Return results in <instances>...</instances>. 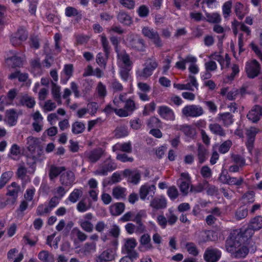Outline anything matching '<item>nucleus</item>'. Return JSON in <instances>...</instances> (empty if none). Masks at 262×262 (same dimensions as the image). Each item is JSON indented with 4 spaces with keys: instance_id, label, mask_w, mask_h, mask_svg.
Segmentation results:
<instances>
[{
    "instance_id": "obj_63",
    "label": "nucleus",
    "mask_w": 262,
    "mask_h": 262,
    "mask_svg": "<svg viewBox=\"0 0 262 262\" xmlns=\"http://www.w3.org/2000/svg\"><path fill=\"white\" fill-rule=\"evenodd\" d=\"M146 211L141 210L136 215L134 214L133 222L136 223H142V219L146 217Z\"/></svg>"
},
{
    "instance_id": "obj_18",
    "label": "nucleus",
    "mask_w": 262,
    "mask_h": 262,
    "mask_svg": "<svg viewBox=\"0 0 262 262\" xmlns=\"http://www.w3.org/2000/svg\"><path fill=\"white\" fill-rule=\"evenodd\" d=\"M59 181L62 185L71 187L75 184V174L73 171L68 170L61 173Z\"/></svg>"
},
{
    "instance_id": "obj_11",
    "label": "nucleus",
    "mask_w": 262,
    "mask_h": 262,
    "mask_svg": "<svg viewBox=\"0 0 262 262\" xmlns=\"http://www.w3.org/2000/svg\"><path fill=\"white\" fill-rule=\"evenodd\" d=\"M7 189L6 195L11 197L7 199V204H14L17 199L20 187L16 182H12L7 186Z\"/></svg>"
},
{
    "instance_id": "obj_55",
    "label": "nucleus",
    "mask_w": 262,
    "mask_h": 262,
    "mask_svg": "<svg viewBox=\"0 0 262 262\" xmlns=\"http://www.w3.org/2000/svg\"><path fill=\"white\" fill-rule=\"evenodd\" d=\"M186 248L187 252L193 256H196L199 254V250L196 245L193 243H187L186 244Z\"/></svg>"
},
{
    "instance_id": "obj_3",
    "label": "nucleus",
    "mask_w": 262,
    "mask_h": 262,
    "mask_svg": "<svg viewBox=\"0 0 262 262\" xmlns=\"http://www.w3.org/2000/svg\"><path fill=\"white\" fill-rule=\"evenodd\" d=\"M158 66V63L155 58L147 59L144 64V68L136 71L137 77L140 79H147L152 74Z\"/></svg>"
},
{
    "instance_id": "obj_21",
    "label": "nucleus",
    "mask_w": 262,
    "mask_h": 262,
    "mask_svg": "<svg viewBox=\"0 0 262 262\" xmlns=\"http://www.w3.org/2000/svg\"><path fill=\"white\" fill-rule=\"evenodd\" d=\"M124 174L127 178V181L134 184H137L140 181L141 173L138 170L125 169Z\"/></svg>"
},
{
    "instance_id": "obj_8",
    "label": "nucleus",
    "mask_w": 262,
    "mask_h": 262,
    "mask_svg": "<svg viewBox=\"0 0 262 262\" xmlns=\"http://www.w3.org/2000/svg\"><path fill=\"white\" fill-rule=\"evenodd\" d=\"M124 108H120L115 110V114L120 117H125L136 110V106L134 101L132 98L125 100Z\"/></svg>"
},
{
    "instance_id": "obj_41",
    "label": "nucleus",
    "mask_w": 262,
    "mask_h": 262,
    "mask_svg": "<svg viewBox=\"0 0 262 262\" xmlns=\"http://www.w3.org/2000/svg\"><path fill=\"white\" fill-rule=\"evenodd\" d=\"M248 215V209L244 206L238 208L235 211L234 218L237 221L245 219Z\"/></svg>"
},
{
    "instance_id": "obj_13",
    "label": "nucleus",
    "mask_w": 262,
    "mask_h": 262,
    "mask_svg": "<svg viewBox=\"0 0 262 262\" xmlns=\"http://www.w3.org/2000/svg\"><path fill=\"white\" fill-rule=\"evenodd\" d=\"M93 218V214L88 213L83 215L78 221V224L81 228L86 232L91 233L94 230V226L91 222Z\"/></svg>"
},
{
    "instance_id": "obj_60",
    "label": "nucleus",
    "mask_w": 262,
    "mask_h": 262,
    "mask_svg": "<svg viewBox=\"0 0 262 262\" xmlns=\"http://www.w3.org/2000/svg\"><path fill=\"white\" fill-rule=\"evenodd\" d=\"M156 221L158 225L162 229H165L167 227V218L163 214H159L156 218Z\"/></svg>"
},
{
    "instance_id": "obj_15",
    "label": "nucleus",
    "mask_w": 262,
    "mask_h": 262,
    "mask_svg": "<svg viewBox=\"0 0 262 262\" xmlns=\"http://www.w3.org/2000/svg\"><path fill=\"white\" fill-rule=\"evenodd\" d=\"M261 132L258 128L251 126L246 129V135L247 136V142L246 146L250 152H251L253 148V144L255 141L256 134Z\"/></svg>"
},
{
    "instance_id": "obj_17",
    "label": "nucleus",
    "mask_w": 262,
    "mask_h": 262,
    "mask_svg": "<svg viewBox=\"0 0 262 262\" xmlns=\"http://www.w3.org/2000/svg\"><path fill=\"white\" fill-rule=\"evenodd\" d=\"M158 113L162 119L167 121H173L175 119L173 111L166 105L159 106Z\"/></svg>"
},
{
    "instance_id": "obj_46",
    "label": "nucleus",
    "mask_w": 262,
    "mask_h": 262,
    "mask_svg": "<svg viewBox=\"0 0 262 262\" xmlns=\"http://www.w3.org/2000/svg\"><path fill=\"white\" fill-rule=\"evenodd\" d=\"M232 3L231 1L226 2L222 6V12L225 18H228L231 13V8Z\"/></svg>"
},
{
    "instance_id": "obj_10",
    "label": "nucleus",
    "mask_w": 262,
    "mask_h": 262,
    "mask_svg": "<svg viewBox=\"0 0 262 262\" xmlns=\"http://www.w3.org/2000/svg\"><path fill=\"white\" fill-rule=\"evenodd\" d=\"M260 64L255 59L246 62L245 71L249 78H254L257 77L260 74Z\"/></svg>"
},
{
    "instance_id": "obj_42",
    "label": "nucleus",
    "mask_w": 262,
    "mask_h": 262,
    "mask_svg": "<svg viewBox=\"0 0 262 262\" xmlns=\"http://www.w3.org/2000/svg\"><path fill=\"white\" fill-rule=\"evenodd\" d=\"M38 258L43 262H54L53 255L49 253L47 251H40L38 255Z\"/></svg>"
},
{
    "instance_id": "obj_5",
    "label": "nucleus",
    "mask_w": 262,
    "mask_h": 262,
    "mask_svg": "<svg viewBox=\"0 0 262 262\" xmlns=\"http://www.w3.org/2000/svg\"><path fill=\"white\" fill-rule=\"evenodd\" d=\"M137 242L133 237L127 238L124 239V243L122 248L123 253L126 254L132 259H137L138 254L135 251V248L137 246Z\"/></svg>"
},
{
    "instance_id": "obj_6",
    "label": "nucleus",
    "mask_w": 262,
    "mask_h": 262,
    "mask_svg": "<svg viewBox=\"0 0 262 262\" xmlns=\"http://www.w3.org/2000/svg\"><path fill=\"white\" fill-rule=\"evenodd\" d=\"M182 114L186 117L196 118L203 115L204 111L203 107L199 105H187L182 108Z\"/></svg>"
},
{
    "instance_id": "obj_19",
    "label": "nucleus",
    "mask_w": 262,
    "mask_h": 262,
    "mask_svg": "<svg viewBox=\"0 0 262 262\" xmlns=\"http://www.w3.org/2000/svg\"><path fill=\"white\" fill-rule=\"evenodd\" d=\"M247 117L253 123H256L262 118V106L254 105L249 112Z\"/></svg>"
},
{
    "instance_id": "obj_24",
    "label": "nucleus",
    "mask_w": 262,
    "mask_h": 262,
    "mask_svg": "<svg viewBox=\"0 0 262 262\" xmlns=\"http://www.w3.org/2000/svg\"><path fill=\"white\" fill-rule=\"evenodd\" d=\"M73 66L72 64H65L61 74L60 82L65 84L72 76L73 73Z\"/></svg>"
},
{
    "instance_id": "obj_29",
    "label": "nucleus",
    "mask_w": 262,
    "mask_h": 262,
    "mask_svg": "<svg viewBox=\"0 0 262 262\" xmlns=\"http://www.w3.org/2000/svg\"><path fill=\"white\" fill-rule=\"evenodd\" d=\"M83 194V188H75L69 194L68 198L65 201L66 204L70 201L72 203H75Z\"/></svg>"
},
{
    "instance_id": "obj_61",
    "label": "nucleus",
    "mask_w": 262,
    "mask_h": 262,
    "mask_svg": "<svg viewBox=\"0 0 262 262\" xmlns=\"http://www.w3.org/2000/svg\"><path fill=\"white\" fill-rule=\"evenodd\" d=\"M128 135V131L124 127H117L115 131V136L117 138L126 137Z\"/></svg>"
},
{
    "instance_id": "obj_30",
    "label": "nucleus",
    "mask_w": 262,
    "mask_h": 262,
    "mask_svg": "<svg viewBox=\"0 0 262 262\" xmlns=\"http://www.w3.org/2000/svg\"><path fill=\"white\" fill-rule=\"evenodd\" d=\"M112 150L114 152L121 151L127 153H130L132 151V144L130 142L123 143H117L113 146Z\"/></svg>"
},
{
    "instance_id": "obj_27",
    "label": "nucleus",
    "mask_w": 262,
    "mask_h": 262,
    "mask_svg": "<svg viewBox=\"0 0 262 262\" xmlns=\"http://www.w3.org/2000/svg\"><path fill=\"white\" fill-rule=\"evenodd\" d=\"M234 12L240 20H242L248 13V8L240 2H237L234 6Z\"/></svg>"
},
{
    "instance_id": "obj_7",
    "label": "nucleus",
    "mask_w": 262,
    "mask_h": 262,
    "mask_svg": "<svg viewBox=\"0 0 262 262\" xmlns=\"http://www.w3.org/2000/svg\"><path fill=\"white\" fill-rule=\"evenodd\" d=\"M116 164L110 157L99 166L98 168L93 172L95 176H106L108 172H111L116 168Z\"/></svg>"
},
{
    "instance_id": "obj_28",
    "label": "nucleus",
    "mask_w": 262,
    "mask_h": 262,
    "mask_svg": "<svg viewBox=\"0 0 262 262\" xmlns=\"http://www.w3.org/2000/svg\"><path fill=\"white\" fill-rule=\"evenodd\" d=\"M233 117V115L229 113H219L217 115L218 120L221 121L225 127H228L233 124L234 122Z\"/></svg>"
},
{
    "instance_id": "obj_34",
    "label": "nucleus",
    "mask_w": 262,
    "mask_h": 262,
    "mask_svg": "<svg viewBox=\"0 0 262 262\" xmlns=\"http://www.w3.org/2000/svg\"><path fill=\"white\" fill-rule=\"evenodd\" d=\"M60 89V86L55 82H52L51 93L53 98L57 101L58 105L61 104Z\"/></svg>"
},
{
    "instance_id": "obj_64",
    "label": "nucleus",
    "mask_w": 262,
    "mask_h": 262,
    "mask_svg": "<svg viewBox=\"0 0 262 262\" xmlns=\"http://www.w3.org/2000/svg\"><path fill=\"white\" fill-rule=\"evenodd\" d=\"M35 192V189L33 187L28 188L24 194V197L26 201H31L34 198Z\"/></svg>"
},
{
    "instance_id": "obj_40",
    "label": "nucleus",
    "mask_w": 262,
    "mask_h": 262,
    "mask_svg": "<svg viewBox=\"0 0 262 262\" xmlns=\"http://www.w3.org/2000/svg\"><path fill=\"white\" fill-rule=\"evenodd\" d=\"M85 124L80 121H76L72 124V132L74 134H79L83 133L85 130Z\"/></svg>"
},
{
    "instance_id": "obj_1",
    "label": "nucleus",
    "mask_w": 262,
    "mask_h": 262,
    "mask_svg": "<svg viewBox=\"0 0 262 262\" xmlns=\"http://www.w3.org/2000/svg\"><path fill=\"white\" fill-rule=\"evenodd\" d=\"M228 237L226 241V248L233 257L236 258H245L249 252L248 247L243 242Z\"/></svg>"
},
{
    "instance_id": "obj_45",
    "label": "nucleus",
    "mask_w": 262,
    "mask_h": 262,
    "mask_svg": "<svg viewBox=\"0 0 262 262\" xmlns=\"http://www.w3.org/2000/svg\"><path fill=\"white\" fill-rule=\"evenodd\" d=\"M65 15L66 16L71 17L73 16H78L80 19L81 18L80 12L75 8L73 7H67L65 9Z\"/></svg>"
},
{
    "instance_id": "obj_23",
    "label": "nucleus",
    "mask_w": 262,
    "mask_h": 262,
    "mask_svg": "<svg viewBox=\"0 0 262 262\" xmlns=\"http://www.w3.org/2000/svg\"><path fill=\"white\" fill-rule=\"evenodd\" d=\"M116 51L118 52L117 49ZM117 53L118 64L120 68H132V62L130 60L128 54H127L125 51Z\"/></svg>"
},
{
    "instance_id": "obj_53",
    "label": "nucleus",
    "mask_w": 262,
    "mask_h": 262,
    "mask_svg": "<svg viewBox=\"0 0 262 262\" xmlns=\"http://www.w3.org/2000/svg\"><path fill=\"white\" fill-rule=\"evenodd\" d=\"M230 69L231 70V73L227 77L228 79L227 82L233 80L239 72V67L237 64H232L230 67Z\"/></svg>"
},
{
    "instance_id": "obj_50",
    "label": "nucleus",
    "mask_w": 262,
    "mask_h": 262,
    "mask_svg": "<svg viewBox=\"0 0 262 262\" xmlns=\"http://www.w3.org/2000/svg\"><path fill=\"white\" fill-rule=\"evenodd\" d=\"M232 145V142L230 140H227L223 142L219 148V151L220 153L224 154L227 152L231 146Z\"/></svg>"
},
{
    "instance_id": "obj_33",
    "label": "nucleus",
    "mask_w": 262,
    "mask_h": 262,
    "mask_svg": "<svg viewBox=\"0 0 262 262\" xmlns=\"http://www.w3.org/2000/svg\"><path fill=\"white\" fill-rule=\"evenodd\" d=\"M66 168L63 166H56L51 165L49 172V177L51 180L57 178L62 172L65 171Z\"/></svg>"
},
{
    "instance_id": "obj_36",
    "label": "nucleus",
    "mask_w": 262,
    "mask_h": 262,
    "mask_svg": "<svg viewBox=\"0 0 262 262\" xmlns=\"http://www.w3.org/2000/svg\"><path fill=\"white\" fill-rule=\"evenodd\" d=\"M13 172L11 170L3 172L0 177V189H2L11 179Z\"/></svg>"
},
{
    "instance_id": "obj_25",
    "label": "nucleus",
    "mask_w": 262,
    "mask_h": 262,
    "mask_svg": "<svg viewBox=\"0 0 262 262\" xmlns=\"http://www.w3.org/2000/svg\"><path fill=\"white\" fill-rule=\"evenodd\" d=\"M208 128L210 132L220 137H225L226 135V130L222 126L217 123H212L209 124Z\"/></svg>"
},
{
    "instance_id": "obj_37",
    "label": "nucleus",
    "mask_w": 262,
    "mask_h": 262,
    "mask_svg": "<svg viewBox=\"0 0 262 262\" xmlns=\"http://www.w3.org/2000/svg\"><path fill=\"white\" fill-rule=\"evenodd\" d=\"M125 206L122 203H117L110 207V212L113 215L117 216L121 214L124 210Z\"/></svg>"
},
{
    "instance_id": "obj_57",
    "label": "nucleus",
    "mask_w": 262,
    "mask_h": 262,
    "mask_svg": "<svg viewBox=\"0 0 262 262\" xmlns=\"http://www.w3.org/2000/svg\"><path fill=\"white\" fill-rule=\"evenodd\" d=\"M110 88L114 92H121L123 89V86L117 79H113L111 82Z\"/></svg>"
},
{
    "instance_id": "obj_20",
    "label": "nucleus",
    "mask_w": 262,
    "mask_h": 262,
    "mask_svg": "<svg viewBox=\"0 0 262 262\" xmlns=\"http://www.w3.org/2000/svg\"><path fill=\"white\" fill-rule=\"evenodd\" d=\"M149 206L155 211L165 209L167 207V200L163 196L155 197L151 200Z\"/></svg>"
},
{
    "instance_id": "obj_32",
    "label": "nucleus",
    "mask_w": 262,
    "mask_h": 262,
    "mask_svg": "<svg viewBox=\"0 0 262 262\" xmlns=\"http://www.w3.org/2000/svg\"><path fill=\"white\" fill-rule=\"evenodd\" d=\"M6 62L8 66L12 68L20 67L23 64V60L21 58L16 55L7 58L6 60Z\"/></svg>"
},
{
    "instance_id": "obj_49",
    "label": "nucleus",
    "mask_w": 262,
    "mask_h": 262,
    "mask_svg": "<svg viewBox=\"0 0 262 262\" xmlns=\"http://www.w3.org/2000/svg\"><path fill=\"white\" fill-rule=\"evenodd\" d=\"M57 107L56 104L52 100H48L45 102L42 106L43 111L45 113L54 111Z\"/></svg>"
},
{
    "instance_id": "obj_51",
    "label": "nucleus",
    "mask_w": 262,
    "mask_h": 262,
    "mask_svg": "<svg viewBox=\"0 0 262 262\" xmlns=\"http://www.w3.org/2000/svg\"><path fill=\"white\" fill-rule=\"evenodd\" d=\"M91 208V204H88L85 199L80 201L77 205V210L80 212H84Z\"/></svg>"
},
{
    "instance_id": "obj_48",
    "label": "nucleus",
    "mask_w": 262,
    "mask_h": 262,
    "mask_svg": "<svg viewBox=\"0 0 262 262\" xmlns=\"http://www.w3.org/2000/svg\"><path fill=\"white\" fill-rule=\"evenodd\" d=\"M126 94L122 93L119 96H116L113 100V103L117 107H121L126 100Z\"/></svg>"
},
{
    "instance_id": "obj_62",
    "label": "nucleus",
    "mask_w": 262,
    "mask_h": 262,
    "mask_svg": "<svg viewBox=\"0 0 262 262\" xmlns=\"http://www.w3.org/2000/svg\"><path fill=\"white\" fill-rule=\"evenodd\" d=\"M167 193L168 196L172 200H174L177 199L179 195L178 189L173 186L168 188Z\"/></svg>"
},
{
    "instance_id": "obj_58",
    "label": "nucleus",
    "mask_w": 262,
    "mask_h": 262,
    "mask_svg": "<svg viewBox=\"0 0 262 262\" xmlns=\"http://www.w3.org/2000/svg\"><path fill=\"white\" fill-rule=\"evenodd\" d=\"M140 242L141 245L146 246L148 249L152 248V245L150 243V237L148 234H145L142 235Z\"/></svg>"
},
{
    "instance_id": "obj_56",
    "label": "nucleus",
    "mask_w": 262,
    "mask_h": 262,
    "mask_svg": "<svg viewBox=\"0 0 262 262\" xmlns=\"http://www.w3.org/2000/svg\"><path fill=\"white\" fill-rule=\"evenodd\" d=\"M51 211L50 209L46 204H40L36 209V214L39 216L43 215Z\"/></svg>"
},
{
    "instance_id": "obj_12",
    "label": "nucleus",
    "mask_w": 262,
    "mask_h": 262,
    "mask_svg": "<svg viewBox=\"0 0 262 262\" xmlns=\"http://www.w3.org/2000/svg\"><path fill=\"white\" fill-rule=\"evenodd\" d=\"M144 36L151 39L156 46L160 47L163 45L162 42L159 36V33L154 29L148 27H143L142 30Z\"/></svg>"
},
{
    "instance_id": "obj_44",
    "label": "nucleus",
    "mask_w": 262,
    "mask_h": 262,
    "mask_svg": "<svg viewBox=\"0 0 262 262\" xmlns=\"http://www.w3.org/2000/svg\"><path fill=\"white\" fill-rule=\"evenodd\" d=\"M207 21L212 24H217L221 21V15L218 13H206Z\"/></svg>"
},
{
    "instance_id": "obj_54",
    "label": "nucleus",
    "mask_w": 262,
    "mask_h": 262,
    "mask_svg": "<svg viewBox=\"0 0 262 262\" xmlns=\"http://www.w3.org/2000/svg\"><path fill=\"white\" fill-rule=\"evenodd\" d=\"M169 214H166L167 223L170 226H172L177 222L178 220L177 216L173 213L171 209H168Z\"/></svg>"
},
{
    "instance_id": "obj_16",
    "label": "nucleus",
    "mask_w": 262,
    "mask_h": 262,
    "mask_svg": "<svg viewBox=\"0 0 262 262\" xmlns=\"http://www.w3.org/2000/svg\"><path fill=\"white\" fill-rule=\"evenodd\" d=\"M104 154V151L101 148H98L92 150L86 151L84 157L91 163H96Z\"/></svg>"
},
{
    "instance_id": "obj_2",
    "label": "nucleus",
    "mask_w": 262,
    "mask_h": 262,
    "mask_svg": "<svg viewBox=\"0 0 262 262\" xmlns=\"http://www.w3.org/2000/svg\"><path fill=\"white\" fill-rule=\"evenodd\" d=\"M27 148L30 152V156L28 158L29 162L30 159L33 160V164L36 162L42 160L45 157L43 156V151L39 145V140L33 137H29L27 138Z\"/></svg>"
},
{
    "instance_id": "obj_14",
    "label": "nucleus",
    "mask_w": 262,
    "mask_h": 262,
    "mask_svg": "<svg viewBox=\"0 0 262 262\" xmlns=\"http://www.w3.org/2000/svg\"><path fill=\"white\" fill-rule=\"evenodd\" d=\"M222 252L217 248L211 247L207 248L204 253V258L207 262H216L221 257Z\"/></svg>"
},
{
    "instance_id": "obj_9",
    "label": "nucleus",
    "mask_w": 262,
    "mask_h": 262,
    "mask_svg": "<svg viewBox=\"0 0 262 262\" xmlns=\"http://www.w3.org/2000/svg\"><path fill=\"white\" fill-rule=\"evenodd\" d=\"M127 45L132 49L140 52H143L145 49V45L142 39L137 35L130 34L126 39Z\"/></svg>"
},
{
    "instance_id": "obj_39",
    "label": "nucleus",
    "mask_w": 262,
    "mask_h": 262,
    "mask_svg": "<svg viewBox=\"0 0 262 262\" xmlns=\"http://www.w3.org/2000/svg\"><path fill=\"white\" fill-rule=\"evenodd\" d=\"M249 226L254 231L259 230L262 228V216H257L252 219Z\"/></svg>"
},
{
    "instance_id": "obj_52",
    "label": "nucleus",
    "mask_w": 262,
    "mask_h": 262,
    "mask_svg": "<svg viewBox=\"0 0 262 262\" xmlns=\"http://www.w3.org/2000/svg\"><path fill=\"white\" fill-rule=\"evenodd\" d=\"M17 91L15 89H11L7 93V96H5L6 101L9 103L8 105L13 104V101L16 96Z\"/></svg>"
},
{
    "instance_id": "obj_22",
    "label": "nucleus",
    "mask_w": 262,
    "mask_h": 262,
    "mask_svg": "<svg viewBox=\"0 0 262 262\" xmlns=\"http://www.w3.org/2000/svg\"><path fill=\"white\" fill-rule=\"evenodd\" d=\"M4 122L9 126L15 125L17 122L18 115L14 109H10L6 111Z\"/></svg>"
},
{
    "instance_id": "obj_38",
    "label": "nucleus",
    "mask_w": 262,
    "mask_h": 262,
    "mask_svg": "<svg viewBox=\"0 0 262 262\" xmlns=\"http://www.w3.org/2000/svg\"><path fill=\"white\" fill-rule=\"evenodd\" d=\"M118 21L125 25H130L132 23L131 17L126 13L121 11L117 15Z\"/></svg>"
},
{
    "instance_id": "obj_4",
    "label": "nucleus",
    "mask_w": 262,
    "mask_h": 262,
    "mask_svg": "<svg viewBox=\"0 0 262 262\" xmlns=\"http://www.w3.org/2000/svg\"><path fill=\"white\" fill-rule=\"evenodd\" d=\"M254 232V231L248 226L246 229H237L232 230L228 237H233L232 239L244 243L251 238Z\"/></svg>"
},
{
    "instance_id": "obj_31",
    "label": "nucleus",
    "mask_w": 262,
    "mask_h": 262,
    "mask_svg": "<svg viewBox=\"0 0 262 262\" xmlns=\"http://www.w3.org/2000/svg\"><path fill=\"white\" fill-rule=\"evenodd\" d=\"M209 152L203 145L198 144L197 157L199 162L201 164L203 163L208 158Z\"/></svg>"
},
{
    "instance_id": "obj_59",
    "label": "nucleus",
    "mask_w": 262,
    "mask_h": 262,
    "mask_svg": "<svg viewBox=\"0 0 262 262\" xmlns=\"http://www.w3.org/2000/svg\"><path fill=\"white\" fill-rule=\"evenodd\" d=\"M204 103L210 113L214 114L217 112V106L214 101L212 100L205 101Z\"/></svg>"
},
{
    "instance_id": "obj_26",
    "label": "nucleus",
    "mask_w": 262,
    "mask_h": 262,
    "mask_svg": "<svg viewBox=\"0 0 262 262\" xmlns=\"http://www.w3.org/2000/svg\"><path fill=\"white\" fill-rule=\"evenodd\" d=\"M156 187L154 185L144 184L141 186L139 190L140 198L142 200H145L147 195L150 193L155 194Z\"/></svg>"
},
{
    "instance_id": "obj_43",
    "label": "nucleus",
    "mask_w": 262,
    "mask_h": 262,
    "mask_svg": "<svg viewBox=\"0 0 262 262\" xmlns=\"http://www.w3.org/2000/svg\"><path fill=\"white\" fill-rule=\"evenodd\" d=\"M125 189L124 188L118 186L113 189L112 194L117 200L124 199L125 196Z\"/></svg>"
},
{
    "instance_id": "obj_47",
    "label": "nucleus",
    "mask_w": 262,
    "mask_h": 262,
    "mask_svg": "<svg viewBox=\"0 0 262 262\" xmlns=\"http://www.w3.org/2000/svg\"><path fill=\"white\" fill-rule=\"evenodd\" d=\"M20 102L22 105H25L29 108L33 107L35 104L34 99L28 95L23 96L21 98Z\"/></svg>"
},
{
    "instance_id": "obj_35",
    "label": "nucleus",
    "mask_w": 262,
    "mask_h": 262,
    "mask_svg": "<svg viewBox=\"0 0 262 262\" xmlns=\"http://www.w3.org/2000/svg\"><path fill=\"white\" fill-rule=\"evenodd\" d=\"M113 258L112 251L107 249L104 251L97 257L96 261L97 262H106L112 260Z\"/></svg>"
}]
</instances>
